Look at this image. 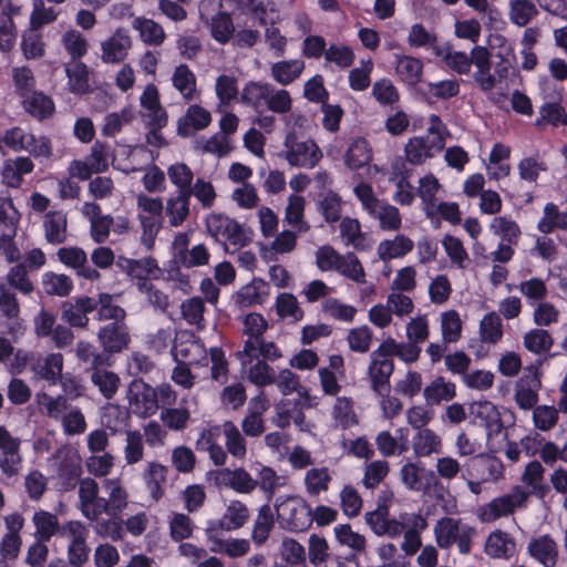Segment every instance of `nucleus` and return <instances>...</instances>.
<instances>
[{"instance_id":"nucleus-1","label":"nucleus","mask_w":567,"mask_h":567,"mask_svg":"<svg viewBox=\"0 0 567 567\" xmlns=\"http://www.w3.org/2000/svg\"><path fill=\"white\" fill-rule=\"evenodd\" d=\"M199 19L210 31L212 38L219 44H226L235 34V24L229 12L221 10L217 0H202L198 4Z\"/></svg>"},{"instance_id":"nucleus-2","label":"nucleus","mask_w":567,"mask_h":567,"mask_svg":"<svg viewBox=\"0 0 567 567\" xmlns=\"http://www.w3.org/2000/svg\"><path fill=\"white\" fill-rule=\"evenodd\" d=\"M205 225L208 234L225 249H227V245L239 249L249 243L244 227L236 219L223 213L209 214L205 219Z\"/></svg>"},{"instance_id":"nucleus-3","label":"nucleus","mask_w":567,"mask_h":567,"mask_svg":"<svg viewBox=\"0 0 567 567\" xmlns=\"http://www.w3.org/2000/svg\"><path fill=\"white\" fill-rule=\"evenodd\" d=\"M277 517L282 528L291 533L308 530L312 524V509L309 504L298 497H289L276 504Z\"/></svg>"},{"instance_id":"nucleus-4","label":"nucleus","mask_w":567,"mask_h":567,"mask_svg":"<svg viewBox=\"0 0 567 567\" xmlns=\"http://www.w3.org/2000/svg\"><path fill=\"white\" fill-rule=\"evenodd\" d=\"M284 145L286 150L281 156L291 166L313 168L322 158V152L313 140L298 141L293 132L287 133Z\"/></svg>"},{"instance_id":"nucleus-5","label":"nucleus","mask_w":567,"mask_h":567,"mask_svg":"<svg viewBox=\"0 0 567 567\" xmlns=\"http://www.w3.org/2000/svg\"><path fill=\"white\" fill-rule=\"evenodd\" d=\"M130 411L142 419L153 416L158 411V396L155 388L141 379H134L127 389Z\"/></svg>"},{"instance_id":"nucleus-6","label":"nucleus","mask_w":567,"mask_h":567,"mask_svg":"<svg viewBox=\"0 0 567 567\" xmlns=\"http://www.w3.org/2000/svg\"><path fill=\"white\" fill-rule=\"evenodd\" d=\"M249 518L247 506L240 501H233L220 519L210 520L206 528V535L212 542H219L225 530L243 527Z\"/></svg>"},{"instance_id":"nucleus-7","label":"nucleus","mask_w":567,"mask_h":567,"mask_svg":"<svg viewBox=\"0 0 567 567\" xmlns=\"http://www.w3.org/2000/svg\"><path fill=\"white\" fill-rule=\"evenodd\" d=\"M420 513H400L398 518H390L389 514L381 512H368L365 513V523L370 526L372 532L378 536H388L390 538H396L401 536L410 524L411 516H420Z\"/></svg>"},{"instance_id":"nucleus-8","label":"nucleus","mask_w":567,"mask_h":567,"mask_svg":"<svg viewBox=\"0 0 567 567\" xmlns=\"http://www.w3.org/2000/svg\"><path fill=\"white\" fill-rule=\"evenodd\" d=\"M540 388L542 380L538 368L527 367L515 385L514 399L517 406L524 411L535 409L539 400L538 391Z\"/></svg>"},{"instance_id":"nucleus-9","label":"nucleus","mask_w":567,"mask_h":567,"mask_svg":"<svg viewBox=\"0 0 567 567\" xmlns=\"http://www.w3.org/2000/svg\"><path fill=\"white\" fill-rule=\"evenodd\" d=\"M445 142L442 135L414 136L404 147L406 161L412 165H421L427 158H432L444 148Z\"/></svg>"},{"instance_id":"nucleus-10","label":"nucleus","mask_w":567,"mask_h":567,"mask_svg":"<svg viewBox=\"0 0 567 567\" xmlns=\"http://www.w3.org/2000/svg\"><path fill=\"white\" fill-rule=\"evenodd\" d=\"M97 339L105 352L120 353L131 342L130 329L125 322H110L99 330Z\"/></svg>"},{"instance_id":"nucleus-11","label":"nucleus","mask_w":567,"mask_h":567,"mask_svg":"<svg viewBox=\"0 0 567 567\" xmlns=\"http://www.w3.org/2000/svg\"><path fill=\"white\" fill-rule=\"evenodd\" d=\"M73 300L62 303L61 319L71 327L85 328L89 323L87 315L95 310L94 298L82 296Z\"/></svg>"},{"instance_id":"nucleus-12","label":"nucleus","mask_w":567,"mask_h":567,"mask_svg":"<svg viewBox=\"0 0 567 567\" xmlns=\"http://www.w3.org/2000/svg\"><path fill=\"white\" fill-rule=\"evenodd\" d=\"M282 357L281 350L272 341L265 338L258 341L246 340L244 348L238 352L243 364L251 363L254 360L276 361Z\"/></svg>"},{"instance_id":"nucleus-13","label":"nucleus","mask_w":567,"mask_h":567,"mask_svg":"<svg viewBox=\"0 0 567 567\" xmlns=\"http://www.w3.org/2000/svg\"><path fill=\"white\" fill-rule=\"evenodd\" d=\"M401 481L405 487L414 492H426L435 483V474L431 470L409 462L401 467Z\"/></svg>"},{"instance_id":"nucleus-14","label":"nucleus","mask_w":567,"mask_h":567,"mask_svg":"<svg viewBox=\"0 0 567 567\" xmlns=\"http://www.w3.org/2000/svg\"><path fill=\"white\" fill-rule=\"evenodd\" d=\"M213 474L215 475L216 485L230 487L237 493L247 494L257 487V482L244 467L235 470L223 468Z\"/></svg>"},{"instance_id":"nucleus-15","label":"nucleus","mask_w":567,"mask_h":567,"mask_svg":"<svg viewBox=\"0 0 567 567\" xmlns=\"http://www.w3.org/2000/svg\"><path fill=\"white\" fill-rule=\"evenodd\" d=\"M472 53L474 55L473 64L476 66L473 79L482 91L488 92L495 87L497 82L496 76L491 73V53L487 48L482 45H475Z\"/></svg>"},{"instance_id":"nucleus-16","label":"nucleus","mask_w":567,"mask_h":567,"mask_svg":"<svg viewBox=\"0 0 567 567\" xmlns=\"http://www.w3.org/2000/svg\"><path fill=\"white\" fill-rule=\"evenodd\" d=\"M393 371V359H371L368 373L371 381V389L379 396L389 395L391 390L390 378Z\"/></svg>"},{"instance_id":"nucleus-17","label":"nucleus","mask_w":567,"mask_h":567,"mask_svg":"<svg viewBox=\"0 0 567 567\" xmlns=\"http://www.w3.org/2000/svg\"><path fill=\"white\" fill-rule=\"evenodd\" d=\"M132 47L131 38L124 30L117 29L114 34L101 44V59L104 63H121Z\"/></svg>"},{"instance_id":"nucleus-18","label":"nucleus","mask_w":567,"mask_h":567,"mask_svg":"<svg viewBox=\"0 0 567 567\" xmlns=\"http://www.w3.org/2000/svg\"><path fill=\"white\" fill-rule=\"evenodd\" d=\"M395 74L399 80L408 86H416L423 75V63L420 59L405 55V54H393Z\"/></svg>"},{"instance_id":"nucleus-19","label":"nucleus","mask_w":567,"mask_h":567,"mask_svg":"<svg viewBox=\"0 0 567 567\" xmlns=\"http://www.w3.org/2000/svg\"><path fill=\"white\" fill-rule=\"evenodd\" d=\"M168 467L158 463L150 462L142 474L143 482L153 502L157 503L165 494Z\"/></svg>"},{"instance_id":"nucleus-20","label":"nucleus","mask_w":567,"mask_h":567,"mask_svg":"<svg viewBox=\"0 0 567 567\" xmlns=\"http://www.w3.org/2000/svg\"><path fill=\"white\" fill-rule=\"evenodd\" d=\"M212 122L210 113L200 105H190L177 122V134L187 137L193 131H200Z\"/></svg>"},{"instance_id":"nucleus-21","label":"nucleus","mask_w":567,"mask_h":567,"mask_svg":"<svg viewBox=\"0 0 567 567\" xmlns=\"http://www.w3.org/2000/svg\"><path fill=\"white\" fill-rule=\"evenodd\" d=\"M22 106L27 113L38 121L50 118L55 112L53 100L41 91H32L22 97Z\"/></svg>"},{"instance_id":"nucleus-22","label":"nucleus","mask_w":567,"mask_h":567,"mask_svg":"<svg viewBox=\"0 0 567 567\" xmlns=\"http://www.w3.org/2000/svg\"><path fill=\"white\" fill-rule=\"evenodd\" d=\"M528 554L545 567H554L557 564V544L549 535L533 538L528 544Z\"/></svg>"},{"instance_id":"nucleus-23","label":"nucleus","mask_w":567,"mask_h":567,"mask_svg":"<svg viewBox=\"0 0 567 567\" xmlns=\"http://www.w3.org/2000/svg\"><path fill=\"white\" fill-rule=\"evenodd\" d=\"M272 91L274 85L268 82L249 81L241 91L240 101L260 112L266 107L268 95Z\"/></svg>"},{"instance_id":"nucleus-24","label":"nucleus","mask_w":567,"mask_h":567,"mask_svg":"<svg viewBox=\"0 0 567 567\" xmlns=\"http://www.w3.org/2000/svg\"><path fill=\"white\" fill-rule=\"evenodd\" d=\"M435 55L441 58L450 70L460 75H467L474 62L472 52L467 55L465 52L454 51L450 45L435 48Z\"/></svg>"},{"instance_id":"nucleus-25","label":"nucleus","mask_w":567,"mask_h":567,"mask_svg":"<svg viewBox=\"0 0 567 567\" xmlns=\"http://www.w3.org/2000/svg\"><path fill=\"white\" fill-rule=\"evenodd\" d=\"M69 90L76 95H84L91 91L90 69L82 62H69L65 66Z\"/></svg>"},{"instance_id":"nucleus-26","label":"nucleus","mask_w":567,"mask_h":567,"mask_svg":"<svg viewBox=\"0 0 567 567\" xmlns=\"http://www.w3.org/2000/svg\"><path fill=\"white\" fill-rule=\"evenodd\" d=\"M414 243L403 234H399L394 239H384L378 246V255L382 261H389L395 258H402L413 250Z\"/></svg>"},{"instance_id":"nucleus-27","label":"nucleus","mask_w":567,"mask_h":567,"mask_svg":"<svg viewBox=\"0 0 567 567\" xmlns=\"http://www.w3.org/2000/svg\"><path fill=\"white\" fill-rule=\"evenodd\" d=\"M515 550V543L508 533L494 530L489 534L485 544V553L493 558H509Z\"/></svg>"},{"instance_id":"nucleus-28","label":"nucleus","mask_w":567,"mask_h":567,"mask_svg":"<svg viewBox=\"0 0 567 567\" xmlns=\"http://www.w3.org/2000/svg\"><path fill=\"white\" fill-rule=\"evenodd\" d=\"M427 405H436L442 401H451L456 396V386L446 382L444 377H436L423 391Z\"/></svg>"},{"instance_id":"nucleus-29","label":"nucleus","mask_w":567,"mask_h":567,"mask_svg":"<svg viewBox=\"0 0 567 567\" xmlns=\"http://www.w3.org/2000/svg\"><path fill=\"white\" fill-rule=\"evenodd\" d=\"M410 527L403 533L404 540L401 544V549L409 556L419 551L422 546L421 534L427 527V520L424 516H411Z\"/></svg>"},{"instance_id":"nucleus-30","label":"nucleus","mask_w":567,"mask_h":567,"mask_svg":"<svg viewBox=\"0 0 567 567\" xmlns=\"http://www.w3.org/2000/svg\"><path fill=\"white\" fill-rule=\"evenodd\" d=\"M27 141H33V134L27 133L20 126H12L0 131V154L6 155L8 151H24V148H28Z\"/></svg>"},{"instance_id":"nucleus-31","label":"nucleus","mask_w":567,"mask_h":567,"mask_svg":"<svg viewBox=\"0 0 567 567\" xmlns=\"http://www.w3.org/2000/svg\"><path fill=\"white\" fill-rule=\"evenodd\" d=\"M130 409L122 408L117 404H111L105 408L101 421L102 424L113 434L128 431L131 415Z\"/></svg>"},{"instance_id":"nucleus-32","label":"nucleus","mask_w":567,"mask_h":567,"mask_svg":"<svg viewBox=\"0 0 567 567\" xmlns=\"http://www.w3.org/2000/svg\"><path fill=\"white\" fill-rule=\"evenodd\" d=\"M210 254L204 244H198L192 249L177 248L174 255L176 265L184 268L205 266L209 262Z\"/></svg>"},{"instance_id":"nucleus-33","label":"nucleus","mask_w":567,"mask_h":567,"mask_svg":"<svg viewBox=\"0 0 567 567\" xmlns=\"http://www.w3.org/2000/svg\"><path fill=\"white\" fill-rule=\"evenodd\" d=\"M371 158L369 142L363 137H359L349 145L344 155V163L350 169L355 171L368 165Z\"/></svg>"},{"instance_id":"nucleus-34","label":"nucleus","mask_w":567,"mask_h":567,"mask_svg":"<svg viewBox=\"0 0 567 567\" xmlns=\"http://www.w3.org/2000/svg\"><path fill=\"white\" fill-rule=\"evenodd\" d=\"M275 526V517L269 504H264L259 511L254 524L251 539L260 546L264 545L270 536Z\"/></svg>"},{"instance_id":"nucleus-35","label":"nucleus","mask_w":567,"mask_h":567,"mask_svg":"<svg viewBox=\"0 0 567 567\" xmlns=\"http://www.w3.org/2000/svg\"><path fill=\"white\" fill-rule=\"evenodd\" d=\"M491 231L501 237L503 243L517 245L522 235L518 224L508 216L494 217L489 224Z\"/></svg>"},{"instance_id":"nucleus-36","label":"nucleus","mask_w":567,"mask_h":567,"mask_svg":"<svg viewBox=\"0 0 567 567\" xmlns=\"http://www.w3.org/2000/svg\"><path fill=\"white\" fill-rule=\"evenodd\" d=\"M537 229L543 234H550L555 229L567 230V213L560 212L555 203H547L544 207V216L537 224Z\"/></svg>"},{"instance_id":"nucleus-37","label":"nucleus","mask_w":567,"mask_h":567,"mask_svg":"<svg viewBox=\"0 0 567 567\" xmlns=\"http://www.w3.org/2000/svg\"><path fill=\"white\" fill-rule=\"evenodd\" d=\"M305 69L301 60L279 61L272 64L271 75L281 85H288L298 79Z\"/></svg>"},{"instance_id":"nucleus-38","label":"nucleus","mask_w":567,"mask_h":567,"mask_svg":"<svg viewBox=\"0 0 567 567\" xmlns=\"http://www.w3.org/2000/svg\"><path fill=\"white\" fill-rule=\"evenodd\" d=\"M173 85L184 96L185 100L194 99L196 91V76L187 64H179L173 73Z\"/></svg>"},{"instance_id":"nucleus-39","label":"nucleus","mask_w":567,"mask_h":567,"mask_svg":"<svg viewBox=\"0 0 567 567\" xmlns=\"http://www.w3.org/2000/svg\"><path fill=\"white\" fill-rule=\"evenodd\" d=\"M133 27L140 31L143 42L148 45H161L165 40L163 27L152 19L136 18Z\"/></svg>"},{"instance_id":"nucleus-40","label":"nucleus","mask_w":567,"mask_h":567,"mask_svg":"<svg viewBox=\"0 0 567 567\" xmlns=\"http://www.w3.org/2000/svg\"><path fill=\"white\" fill-rule=\"evenodd\" d=\"M342 200L338 193L328 190L318 202L317 209L328 224H333L341 218Z\"/></svg>"},{"instance_id":"nucleus-41","label":"nucleus","mask_w":567,"mask_h":567,"mask_svg":"<svg viewBox=\"0 0 567 567\" xmlns=\"http://www.w3.org/2000/svg\"><path fill=\"white\" fill-rule=\"evenodd\" d=\"M63 369V355L61 353H50L34 367L35 373L40 379L51 383H56Z\"/></svg>"},{"instance_id":"nucleus-42","label":"nucleus","mask_w":567,"mask_h":567,"mask_svg":"<svg viewBox=\"0 0 567 567\" xmlns=\"http://www.w3.org/2000/svg\"><path fill=\"white\" fill-rule=\"evenodd\" d=\"M413 450L417 457L430 456L437 453L441 446L440 437L430 429L420 430L413 436Z\"/></svg>"},{"instance_id":"nucleus-43","label":"nucleus","mask_w":567,"mask_h":567,"mask_svg":"<svg viewBox=\"0 0 567 567\" xmlns=\"http://www.w3.org/2000/svg\"><path fill=\"white\" fill-rule=\"evenodd\" d=\"M458 520L451 517H443L434 527L436 544L440 548H450L455 543V537L460 532Z\"/></svg>"},{"instance_id":"nucleus-44","label":"nucleus","mask_w":567,"mask_h":567,"mask_svg":"<svg viewBox=\"0 0 567 567\" xmlns=\"http://www.w3.org/2000/svg\"><path fill=\"white\" fill-rule=\"evenodd\" d=\"M43 227L48 243L54 245L64 243L66 219L60 213H48L43 223Z\"/></svg>"},{"instance_id":"nucleus-45","label":"nucleus","mask_w":567,"mask_h":567,"mask_svg":"<svg viewBox=\"0 0 567 567\" xmlns=\"http://www.w3.org/2000/svg\"><path fill=\"white\" fill-rule=\"evenodd\" d=\"M480 336L483 342L497 343L503 337V324L501 317L491 311L486 313L480 323Z\"/></svg>"},{"instance_id":"nucleus-46","label":"nucleus","mask_w":567,"mask_h":567,"mask_svg":"<svg viewBox=\"0 0 567 567\" xmlns=\"http://www.w3.org/2000/svg\"><path fill=\"white\" fill-rule=\"evenodd\" d=\"M62 44L69 55L71 56L70 62H79L86 55L89 50V43L84 35L76 30L66 31L62 37Z\"/></svg>"},{"instance_id":"nucleus-47","label":"nucleus","mask_w":567,"mask_h":567,"mask_svg":"<svg viewBox=\"0 0 567 567\" xmlns=\"http://www.w3.org/2000/svg\"><path fill=\"white\" fill-rule=\"evenodd\" d=\"M223 431L226 437L227 451L236 458H244L247 454V445L235 423L226 421L223 424Z\"/></svg>"},{"instance_id":"nucleus-48","label":"nucleus","mask_w":567,"mask_h":567,"mask_svg":"<svg viewBox=\"0 0 567 567\" xmlns=\"http://www.w3.org/2000/svg\"><path fill=\"white\" fill-rule=\"evenodd\" d=\"M246 373L247 380L258 388H265L276 382V372L265 360H256Z\"/></svg>"},{"instance_id":"nucleus-49","label":"nucleus","mask_w":567,"mask_h":567,"mask_svg":"<svg viewBox=\"0 0 567 567\" xmlns=\"http://www.w3.org/2000/svg\"><path fill=\"white\" fill-rule=\"evenodd\" d=\"M42 285L44 291L50 296L66 297L73 289V281L69 276L54 272H45Z\"/></svg>"},{"instance_id":"nucleus-50","label":"nucleus","mask_w":567,"mask_h":567,"mask_svg":"<svg viewBox=\"0 0 567 567\" xmlns=\"http://www.w3.org/2000/svg\"><path fill=\"white\" fill-rule=\"evenodd\" d=\"M276 311L280 318H292L295 322L301 321L305 316L303 310L299 307L298 299L290 292H282L277 296Z\"/></svg>"},{"instance_id":"nucleus-51","label":"nucleus","mask_w":567,"mask_h":567,"mask_svg":"<svg viewBox=\"0 0 567 567\" xmlns=\"http://www.w3.org/2000/svg\"><path fill=\"white\" fill-rule=\"evenodd\" d=\"M538 10L530 0H511L509 1V18L511 21L518 25L525 27L530 20L536 17Z\"/></svg>"},{"instance_id":"nucleus-52","label":"nucleus","mask_w":567,"mask_h":567,"mask_svg":"<svg viewBox=\"0 0 567 567\" xmlns=\"http://www.w3.org/2000/svg\"><path fill=\"white\" fill-rule=\"evenodd\" d=\"M21 50L25 59H38L44 55V42L39 29L30 27L22 34Z\"/></svg>"},{"instance_id":"nucleus-53","label":"nucleus","mask_w":567,"mask_h":567,"mask_svg":"<svg viewBox=\"0 0 567 567\" xmlns=\"http://www.w3.org/2000/svg\"><path fill=\"white\" fill-rule=\"evenodd\" d=\"M192 195L186 193L177 195L175 198L167 200L166 213L169 217L172 226H181L189 214V198Z\"/></svg>"},{"instance_id":"nucleus-54","label":"nucleus","mask_w":567,"mask_h":567,"mask_svg":"<svg viewBox=\"0 0 567 567\" xmlns=\"http://www.w3.org/2000/svg\"><path fill=\"white\" fill-rule=\"evenodd\" d=\"M372 96L382 106H392L400 100L399 90L390 79L383 78L373 83Z\"/></svg>"},{"instance_id":"nucleus-55","label":"nucleus","mask_w":567,"mask_h":567,"mask_svg":"<svg viewBox=\"0 0 567 567\" xmlns=\"http://www.w3.org/2000/svg\"><path fill=\"white\" fill-rule=\"evenodd\" d=\"M544 123L551 124L557 127L559 125H567V112L556 102H548L540 106L539 117L536 118L535 125L540 126Z\"/></svg>"},{"instance_id":"nucleus-56","label":"nucleus","mask_w":567,"mask_h":567,"mask_svg":"<svg viewBox=\"0 0 567 567\" xmlns=\"http://www.w3.org/2000/svg\"><path fill=\"white\" fill-rule=\"evenodd\" d=\"M171 182L178 188V193L192 195L194 174L185 163H175L167 169Z\"/></svg>"},{"instance_id":"nucleus-57","label":"nucleus","mask_w":567,"mask_h":567,"mask_svg":"<svg viewBox=\"0 0 567 567\" xmlns=\"http://www.w3.org/2000/svg\"><path fill=\"white\" fill-rule=\"evenodd\" d=\"M390 466L388 461L378 460L365 465L362 484L368 489L377 488L388 476Z\"/></svg>"},{"instance_id":"nucleus-58","label":"nucleus","mask_w":567,"mask_h":567,"mask_svg":"<svg viewBox=\"0 0 567 567\" xmlns=\"http://www.w3.org/2000/svg\"><path fill=\"white\" fill-rule=\"evenodd\" d=\"M553 343V337L544 329L530 330L524 337L525 348L536 354L549 351Z\"/></svg>"},{"instance_id":"nucleus-59","label":"nucleus","mask_w":567,"mask_h":567,"mask_svg":"<svg viewBox=\"0 0 567 567\" xmlns=\"http://www.w3.org/2000/svg\"><path fill=\"white\" fill-rule=\"evenodd\" d=\"M33 522L37 528V533L40 535V539L43 542L50 540V538L59 534L60 526L58 517L49 512L40 511L33 516Z\"/></svg>"},{"instance_id":"nucleus-60","label":"nucleus","mask_w":567,"mask_h":567,"mask_svg":"<svg viewBox=\"0 0 567 567\" xmlns=\"http://www.w3.org/2000/svg\"><path fill=\"white\" fill-rule=\"evenodd\" d=\"M82 473L81 465L70 461L63 460L60 463L58 477L61 484V488L64 492L72 491L80 483V475Z\"/></svg>"},{"instance_id":"nucleus-61","label":"nucleus","mask_w":567,"mask_h":567,"mask_svg":"<svg viewBox=\"0 0 567 567\" xmlns=\"http://www.w3.org/2000/svg\"><path fill=\"white\" fill-rule=\"evenodd\" d=\"M181 311L184 320L188 324L196 326L198 328L202 327V323L204 322L205 305L200 297H192L184 300L181 305Z\"/></svg>"},{"instance_id":"nucleus-62","label":"nucleus","mask_w":567,"mask_h":567,"mask_svg":"<svg viewBox=\"0 0 567 567\" xmlns=\"http://www.w3.org/2000/svg\"><path fill=\"white\" fill-rule=\"evenodd\" d=\"M91 380L105 399H112L117 392L120 378L112 371H93Z\"/></svg>"},{"instance_id":"nucleus-63","label":"nucleus","mask_w":567,"mask_h":567,"mask_svg":"<svg viewBox=\"0 0 567 567\" xmlns=\"http://www.w3.org/2000/svg\"><path fill=\"white\" fill-rule=\"evenodd\" d=\"M343 257L344 259L340 261L337 271L354 282H365V271L357 255L354 252H348Z\"/></svg>"},{"instance_id":"nucleus-64","label":"nucleus","mask_w":567,"mask_h":567,"mask_svg":"<svg viewBox=\"0 0 567 567\" xmlns=\"http://www.w3.org/2000/svg\"><path fill=\"white\" fill-rule=\"evenodd\" d=\"M462 333V321L455 310H449L442 315V337L445 343L458 341Z\"/></svg>"}]
</instances>
